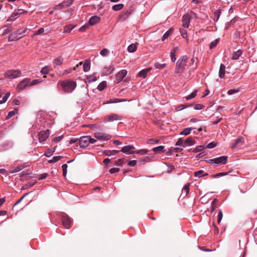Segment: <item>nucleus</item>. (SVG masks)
Wrapping results in <instances>:
<instances>
[{
	"label": "nucleus",
	"mask_w": 257,
	"mask_h": 257,
	"mask_svg": "<svg viewBox=\"0 0 257 257\" xmlns=\"http://www.w3.org/2000/svg\"><path fill=\"white\" fill-rule=\"evenodd\" d=\"M188 60L187 55L181 56L177 61L175 68V73L177 74L182 73L185 69V66Z\"/></svg>",
	"instance_id": "nucleus-1"
},
{
	"label": "nucleus",
	"mask_w": 257,
	"mask_h": 257,
	"mask_svg": "<svg viewBox=\"0 0 257 257\" xmlns=\"http://www.w3.org/2000/svg\"><path fill=\"white\" fill-rule=\"evenodd\" d=\"M59 84L64 91L67 92H72L76 87V83L71 80L62 81L60 82Z\"/></svg>",
	"instance_id": "nucleus-2"
},
{
	"label": "nucleus",
	"mask_w": 257,
	"mask_h": 257,
	"mask_svg": "<svg viewBox=\"0 0 257 257\" xmlns=\"http://www.w3.org/2000/svg\"><path fill=\"white\" fill-rule=\"evenodd\" d=\"M228 157L222 156L213 159L206 160V162L213 166H216L219 164L225 165L227 162Z\"/></svg>",
	"instance_id": "nucleus-3"
},
{
	"label": "nucleus",
	"mask_w": 257,
	"mask_h": 257,
	"mask_svg": "<svg viewBox=\"0 0 257 257\" xmlns=\"http://www.w3.org/2000/svg\"><path fill=\"white\" fill-rule=\"evenodd\" d=\"M21 74V71L20 70H8L5 72L4 75L10 79L19 77Z\"/></svg>",
	"instance_id": "nucleus-4"
},
{
	"label": "nucleus",
	"mask_w": 257,
	"mask_h": 257,
	"mask_svg": "<svg viewBox=\"0 0 257 257\" xmlns=\"http://www.w3.org/2000/svg\"><path fill=\"white\" fill-rule=\"evenodd\" d=\"M74 2L73 0L64 1L62 3L56 5L53 9L55 10H61L71 6Z\"/></svg>",
	"instance_id": "nucleus-5"
},
{
	"label": "nucleus",
	"mask_w": 257,
	"mask_h": 257,
	"mask_svg": "<svg viewBox=\"0 0 257 257\" xmlns=\"http://www.w3.org/2000/svg\"><path fill=\"white\" fill-rule=\"evenodd\" d=\"M61 214L63 225L65 228L69 229L71 224V220L70 217L64 213H61Z\"/></svg>",
	"instance_id": "nucleus-6"
},
{
	"label": "nucleus",
	"mask_w": 257,
	"mask_h": 257,
	"mask_svg": "<svg viewBox=\"0 0 257 257\" xmlns=\"http://www.w3.org/2000/svg\"><path fill=\"white\" fill-rule=\"evenodd\" d=\"M31 79L30 78H26L20 82L17 86V89L18 91H22L24 90L27 86L30 85Z\"/></svg>",
	"instance_id": "nucleus-7"
},
{
	"label": "nucleus",
	"mask_w": 257,
	"mask_h": 257,
	"mask_svg": "<svg viewBox=\"0 0 257 257\" xmlns=\"http://www.w3.org/2000/svg\"><path fill=\"white\" fill-rule=\"evenodd\" d=\"M134 149L135 147L134 146L127 145L123 147L120 151L126 155H132L136 153V152L134 151Z\"/></svg>",
	"instance_id": "nucleus-8"
},
{
	"label": "nucleus",
	"mask_w": 257,
	"mask_h": 257,
	"mask_svg": "<svg viewBox=\"0 0 257 257\" xmlns=\"http://www.w3.org/2000/svg\"><path fill=\"white\" fill-rule=\"evenodd\" d=\"M49 136V130L42 131L39 132L38 139L41 143L45 142Z\"/></svg>",
	"instance_id": "nucleus-9"
},
{
	"label": "nucleus",
	"mask_w": 257,
	"mask_h": 257,
	"mask_svg": "<svg viewBox=\"0 0 257 257\" xmlns=\"http://www.w3.org/2000/svg\"><path fill=\"white\" fill-rule=\"evenodd\" d=\"M87 136H82L79 139V146L82 149L86 148L89 145Z\"/></svg>",
	"instance_id": "nucleus-10"
},
{
	"label": "nucleus",
	"mask_w": 257,
	"mask_h": 257,
	"mask_svg": "<svg viewBox=\"0 0 257 257\" xmlns=\"http://www.w3.org/2000/svg\"><path fill=\"white\" fill-rule=\"evenodd\" d=\"M94 137L99 140L107 141L110 138V136L102 132H96Z\"/></svg>",
	"instance_id": "nucleus-11"
},
{
	"label": "nucleus",
	"mask_w": 257,
	"mask_h": 257,
	"mask_svg": "<svg viewBox=\"0 0 257 257\" xmlns=\"http://www.w3.org/2000/svg\"><path fill=\"white\" fill-rule=\"evenodd\" d=\"M121 117H119L118 115L114 113H111L109 114L105 119V122H111L114 120H121Z\"/></svg>",
	"instance_id": "nucleus-12"
},
{
	"label": "nucleus",
	"mask_w": 257,
	"mask_h": 257,
	"mask_svg": "<svg viewBox=\"0 0 257 257\" xmlns=\"http://www.w3.org/2000/svg\"><path fill=\"white\" fill-rule=\"evenodd\" d=\"M127 71L124 69L121 70L116 75V77L117 79V83L121 82L123 79L126 76L127 74Z\"/></svg>",
	"instance_id": "nucleus-13"
},
{
	"label": "nucleus",
	"mask_w": 257,
	"mask_h": 257,
	"mask_svg": "<svg viewBox=\"0 0 257 257\" xmlns=\"http://www.w3.org/2000/svg\"><path fill=\"white\" fill-rule=\"evenodd\" d=\"M17 35H22V33H19L17 31L13 32L9 36V38H8V42H13V41H17L23 37V36L18 37V36H17Z\"/></svg>",
	"instance_id": "nucleus-14"
},
{
	"label": "nucleus",
	"mask_w": 257,
	"mask_h": 257,
	"mask_svg": "<svg viewBox=\"0 0 257 257\" xmlns=\"http://www.w3.org/2000/svg\"><path fill=\"white\" fill-rule=\"evenodd\" d=\"M190 21V16L189 14H185L182 18V25L184 28H188Z\"/></svg>",
	"instance_id": "nucleus-15"
},
{
	"label": "nucleus",
	"mask_w": 257,
	"mask_h": 257,
	"mask_svg": "<svg viewBox=\"0 0 257 257\" xmlns=\"http://www.w3.org/2000/svg\"><path fill=\"white\" fill-rule=\"evenodd\" d=\"M100 21V18L97 16H93L90 18L89 20V24L93 26L98 23Z\"/></svg>",
	"instance_id": "nucleus-16"
},
{
	"label": "nucleus",
	"mask_w": 257,
	"mask_h": 257,
	"mask_svg": "<svg viewBox=\"0 0 257 257\" xmlns=\"http://www.w3.org/2000/svg\"><path fill=\"white\" fill-rule=\"evenodd\" d=\"M25 167V166L24 165H18L16 167H13L11 170H10L9 172L11 174H14L22 170Z\"/></svg>",
	"instance_id": "nucleus-17"
},
{
	"label": "nucleus",
	"mask_w": 257,
	"mask_h": 257,
	"mask_svg": "<svg viewBox=\"0 0 257 257\" xmlns=\"http://www.w3.org/2000/svg\"><path fill=\"white\" fill-rule=\"evenodd\" d=\"M190 183L186 184L184 185L182 189V192L180 195V197H183V198L185 197L189 192V185Z\"/></svg>",
	"instance_id": "nucleus-18"
},
{
	"label": "nucleus",
	"mask_w": 257,
	"mask_h": 257,
	"mask_svg": "<svg viewBox=\"0 0 257 257\" xmlns=\"http://www.w3.org/2000/svg\"><path fill=\"white\" fill-rule=\"evenodd\" d=\"M127 101V99H119L117 98H113L109 99L107 100L105 104H110V103H116L118 102H125Z\"/></svg>",
	"instance_id": "nucleus-19"
},
{
	"label": "nucleus",
	"mask_w": 257,
	"mask_h": 257,
	"mask_svg": "<svg viewBox=\"0 0 257 257\" xmlns=\"http://www.w3.org/2000/svg\"><path fill=\"white\" fill-rule=\"evenodd\" d=\"M90 60L89 59H86L83 63V71L85 72H88L90 69Z\"/></svg>",
	"instance_id": "nucleus-20"
},
{
	"label": "nucleus",
	"mask_w": 257,
	"mask_h": 257,
	"mask_svg": "<svg viewBox=\"0 0 257 257\" xmlns=\"http://www.w3.org/2000/svg\"><path fill=\"white\" fill-rule=\"evenodd\" d=\"M225 73V66L223 64H221L219 70V77L220 78H223Z\"/></svg>",
	"instance_id": "nucleus-21"
},
{
	"label": "nucleus",
	"mask_w": 257,
	"mask_h": 257,
	"mask_svg": "<svg viewBox=\"0 0 257 257\" xmlns=\"http://www.w3.org/2000/svg\"><path fill=\"white\" fill-rule=\"evenodd\" d=\"M195 144V141L191 137H188L184 141L185 147L186 146H192Z\"/></svg>",
	"instance_id": "nucleus-22"
},
{
	"label": "nucleus",
	"mask_w": 257,
	"mask_h": 257,
	"mask_svg": "<svg viewBox=\"0 0 257 257\" xmlns=\"http://www.w3.org/2000/svg\"><path fill=\"white\" fill-rule=\"evenodd\" d=\"M150 68H146V69H144L142 70H141L138 75L140 77H142L143 78H145L147 77V73L149 71H150Z\"/></svg>",
	"instance_id": "nucleus-23"
},
{
	"label": "nucleus",
	"mask_w": 257,
	"mask_h": 257,
	"mask_svg": "<svg viewBox=\"0 0 257 257\" xmlns=\"http://www.w3.org/2000/svg\"><path fill=\"white\" fill-rule=\"evenodd\" d=\"M164 148H165L164 146H159L153 148L152 149V150L155 154H159L161 152H165L166 150Z\"/></svg>",
	"instance_id": "nucleus-24"
},
{
	"label": "nucleus",
	"mask_w": 257,
	"mask_h": 257,
	"mask_svg": "<svg viewBox=\"0 0 257 257\" xmlns=\"http://www.w3.org/2000/svg\"><path fill=\"white\" fill-rule=\"evenodd\" d=\"M20 15V14H19L18 12H15L13 13L10 17L8 18L7 20V22H11L14 21L16 19H17L19 16Z\"/></svg>",
	"instance_id": "nucleus-25"
},
{
	"label": "nucleus",
	"mask_w": 257,
	"mask_h": 257,
	"mask_svg": "<svg viewBox=\"0 0 257 257\" xmlns=\"http://www.w3.org/2000/svg\"><path fill=\"white\" fill-rule=\"evenodd\" d=\"M242 53V51L241 50H238L235 52H234L232 54V59L237 60L241 55Z\"/></svg>",
	"instance_id": "nucleus-26"
},
{
	"label": "nucleus",
	"mask_w": 257,
	"mask_h": 257,
	"mask_svg": "<svg viewBox=\"0 0 257 257\" xmlns=\"http://www.w3.org/2000/svg\"><path fill=\"white\" fill-rule=\"evenodd\" d=\"M196 128H192V127H186L180 133V135L186 136L189 135L191 133V131L193 129H196Z\"/></svg>",
	"instance_id": "nucleus-27"
},
{
	"label": "nucleus",
	"mask_w": 257,
	"mask_h": 257,
	"mask_svg": "<svg viewBox=\"0 0 257 257\" xmlns=\"http://www.w3.org/2000/svg\"><path fill=\"white\" fill-rule=\"evenodd\" d=\"M204 172L203 170H200L195 172L194 175L195 177H200L201 176H206L208 175V173H204Z\"/></svg>",
	"instance_id": "nucleus-28"
},
{
	"label": "nucleus",
	"mask_w": 257,
	"mask_h": 257,
	"mask_svg": "<svg viewBox=\"0 0 257 257\" xmlns=\"http://www.w3.org/2000/svg\"><path fill=\"white\" fill-rule=\"evenodd\" d=\"M119 152V151L118 150H112V151H108L106 150L104 152L105 155L107 156H114L117 154Z\"/></svg>",
	"instance_id": "nucleus-29"
},
{
	"label": "nucleus",
	"mask_w": 257,
	"mask_h": 257,
	"mask_svg": "<svg viewBox=\"0 0 257 257\" xmlns=\"http://www.w3.org/2000/svg\"><path fill=\"white\" fill-rule=\"evenodd\" d=\"M242 142H243V139L242 137L237 138L235 140L234 144L232 145V148H234L237 146H240Z\"/></svg>",
	"instance_id": "nucleus-30"
},
{
	"label": "nucleus",
	"mask_w": 257,
	"mask_h": 257,
	"mask_svg": "<svg viewBox=\"0 0 257 257\" xmlns=\"http://www.w3.org/2000/svg\"><path fill=\"white\" fill-rule=\"evenodd\" d=\"M56 150L55 147L48 149L44 153V155L47 157L51 156Z\"/></svg>",
	"instance_id": "nucleus-31"
},
{
	"label": "nucleus",
	"mask_w": 257,
	"mask_h": 257,
	"mask_svg": "<svg viewBox=\"0 0 257 257\" xmlns=\"http://www.w3.org/2000/svg\"><path fill=\"white\" fill-rule=\"evenodd\" d=\"M172 34V31L171 29L168 30L166 31L165 34L163 35L162 37V40L163 41H165L170 36H171Z\"/></svg>",
	"instance_id": "nucleus-32"
},
{
	"label": "nucleus",
	"mask_w": 257,
	"mask_h": 257,
	"mask_svg": "<svg viewBox=\"0 0 257 257\" xmlns=\"http://www.w3.org/2000/svg\"><path fill=\"white\" fill-rule=\"evenodd\" d=\"M137 46L136 44H131L127 47V51L130 53H134L137 50Z\"/></svg>",
	"instance_id": "nucleus-33"
},
{
	"label": "nucleus",
	"mask_w": 257,
	"mask_h": 257,
	"mask_svg": "<svg viewBox=\"0 0 257 257\" xmlns=\"http://www.w3.org/2000/svg\"><path fill=\"white\" fill-rule=\"evenodd\" d=\"M124 7V5L122 4H119L114 5L112 6V9L114 11H118L121 10Z\"/></svg>",
	"instance_id": "nucleus-34"
},
{
	"label": "nucleus",
	"mask_w": 257,
	"mask_h": 257,
	"mask_svg": "<svg viewBox=\"0 0 257 257\" xmlns=\"http://www.w3.org/2000/svg\"><path fill=\"white\" fill-rule=\"evenodd\" d=\"M206 149V147L204 145H200L196 147L193 150V152L194 153H197L198 152H201L204 149Z\"/></svg>",
	"instance_id": "nucleus-35"
},
{
	"label": "nucleus",
	"mask_w": 257,
	"mask_h": 257,
	"mask_svg": "<svg viewBox=\"0 0 257 257\" xmlns=\"http://www.w3.org/2000/svg\"><path fill=\"white\" fill-rule=\"evenodd\" d=\"M10 26H11L9 25H6L4 26V27L6 29H5L3 34H2L3 36H5L11 32L12 29L10 28Z\"/></svg>",
	"instance_id": "nucleus-36"
},
{
	"label": "nucleus",
	"mask_w": 257,
	"mask_h": 257,
	"mask_svg": "<svg viewBox=\"0 0 257 257\" xmlns=\"http://www.w3.org/2000/svg\"><path fill=\"white\" fill-rule=\"evenodd\" d=\"M106 82L103 81L98 84L97 89L99 91H102L106 87Z\"/></svg>",
	"instance_id": "nucleus-37"
},
{
	"label": "nucleus",
	"mask_w": 257,
	"mask_h": 257,
	"mask_svg": "<svg viewBox=\"0 0 257 257\" xmlns=\"http://www.w3.org/2000/svg\"><path fill=\"white\" fill-rule=\"evenodd\" d=\"M197 90H194L192 92H191L190 94L188 95L185 96V99L187 100H189L191 99L192 98H194L197 95Z\"/></svg>",
	"instance_id": "nucleus-38"
},
{
	"label": "nucleus",
	"mask_w": 257,
	"mask_h": 257,
	"mask_svg": "<svg viewBox=\"0 0 257 257\" xmlns=\"http://www.w3.org/2000/svg\"><path fill=\"white\" fill-rule=\"evenodd\" d=\"M63 59L61 57H58L54 60L53 64L55 66H59L62 64Z\"/></svg>",
	"instance_id": "nucleus-39"
},
{
	"label": "nucleus",
	"mask_w": 257,
	"mask_h": 257,
	"mask_svg": "<svg viewBox=\"0 0 257 257\" xmlns=\"http://www.w3.org/2000/svg\"><path fill=\"white\" fill-rule=\"evenodd\" d=\"M97 80V78L94 75H90L87 76L86 78V82H95Z\"/></svg>",
	"instance_id": "nucleus-40"
},
{
	"label": "nucleus",
	"mask_w": 257,
	"mask_h": 257,
	"mask_svg": "<svg viewBox=\"0 0 257 257\" xmlns=\"http://www.w3.org/2000/svg\"><path fill=\"white\" fill-rule=\"evenodd\" d=\"M10 92H7L2 98V99L0 100V104H2L6 102L10 96Z\"/></svg>",
	"instance_id": "nucleus-41"
},
{
	"label": "nucleus",
	"mask_w": 257,
	"mask_h": 257,
	"mask_svg": "<svg viewBox=\"0 0 257 257\" xmlns=\"http://www.w3.org/2000/svg\"><path fill=\"white\" fill-rule=\"evenodd\" d=\"M221 11H222L221 10L219 9L214 12V16L215 18H216V19L214 20V21L217 22L219 20Z\"/></svg>",
	"instance_id": "nucleus-42"
},
{
	"label": "nucleus",
	"mask_w": 257,
	"mask_h": 257,
	"mask_svg": "<svg viewBox=\"0 0 257 257\" xmlns=\"http://www.w3.org/2000/svg\"><path fill=\"white\" fill-rule=\"evenodd\" d=\"M61 158H62V156H54L52 159L49 160L48 162L50 164L55 163L57 161H59Z\"/></svg>",
	"instance_id": "nucleus-43"
},
{
	"label": "nucleus",
	"mask_w": 257,
	"mask_h": 257,
	"mask_svg": "<svg viewBox=\"0 0 257 257\" xmlns=\"http://www.w3.org/2000/svg\"><path fill=\"white\" fill-rule=\"evenodd\" d=\"M166 65V64L165 63L160 64L159 62H155L154 63V67H155V68L159 69H163L165 67Z\"/></svg>",
	"instance_id": "nucleus-44"
},
{
	"label": "nucleus",
	"mask_w": 257,
	"mask_h": 257,
	"mask_svg": "<svg viewBox=\"0 0 257 257\" xmlns=\"http://www.w3.org/2000/svg\"><path fill=\"white\" fill-rule=\"evenodd\" d=\"M228 174H229V172H221V173L213 174L211 176L213 178H218V177L226 176V175H228Z\"/></svg>",
	"instance_id": "nucleus-45"
},
{
	"label": "nucleus",
	"mask_w": 257,
	"mask_h": 257,
	"mask_svg": "<svg viewBox=\"0 0 257 257\" xmlns=\"http://www.w3.org/2000/svg\"><path fill=\"white\" fill-rule=\"evenodd\" d=\"M218 39H216L215 40L212 41L209 44V48L210 49H212L215 48L217 44H218Z\"/></svg>",
	"instance_id": "nucleus-46"
},
{
	"label": "nucleus",
	"mask_w": 257,
	"mask_h": 257,
	"mask_svg": "<svg viewBox=\"0 0 257 257\" xmlns=\"http://www.w3.org/2000/svg\"><path fill=\"white\" fill-rule=\"evenodd\" d=\"M236 20L235 18L231 19L227 24H226L225 29L226 30L228 29L232 24H234L236 22Z\"/></svg>",
	"instance_id": "nucleus-47"
},
{
	"label": "nucleus",
	"mask_w": 257,
	"mask_h": 257,
	"mask_svg": "<svg viewBox=\"0 0 257 257\" xmlns=\"http://www.w3.org/2000/svg\"><path fill=\"white\" fill-rule=\"evenodd\" d=\"M49 71V67L48 66H45L43 67L41 70V73L43 74H48Z\"/></svg>",
	"instance_id": "nucleus-48"
},
{
	"label": "nucleus",
	"mask_w": 257,
	"mask_h": 257,
	"mask_svg": "<svg viewBox=\"0 0 257 257\" xmlns=\"http://www.w3.org/2000/svg\"><path fill=\"white\" fill-rule=\"evenodd\" d=\"M74 28V27L71 25L67 26L64 28V32L70 33Z\"/></svg>",
	"instance_id": "nucleus-49"
},
{
	"label": "nucleus",
	"mask_w": 257,
	"mask_h": 257,
	"mask_svg": "<svg viewBox=\"0 0 257 257\" xmlns=\"http://www.w3.org/2000/svg\"><path fill=\"white\" fill-rule=\"evenodd\" d=\"M123 161L124 159L123 158L119 159L117 161H115L114 165L116 166H122Z\"/></svg>",
	"instance_id": "nucleus-50"
},
{
	"label": "nucleus",
	"mask_w": 257,
	"mask_h": 257,
	"mask_svg": "<svg viewBox=\"0 0 257 257\" xmlns=\"http://www.w3.org/2000/svg\"><path fill=\"white\" fill-rule=\"evenodd\" d=\"M109 52L106 48L102 49L100 52V54L102 56H107Z\"/></svg>",
	"instance_id": "nucleus-51"
},
{
	"label": "nucleus",
	"mask_w": 257,
	"mask_h": 257,
	"mask_svg": "<svg viewBox=\"0 0 257 257\" xmlns=\"http://www.w3.org/2000/svg\"><path fill=\"white\" fill-rule=\"evenodd\" d=\"M62 170H63V176L65 177L67 175V169L68 168V165L67 164H64L62 166Z\"/></svg>",
	"instance_id": "nucleus-52"
},
{
	"label": "nucleus",
	"mask_w": 257,
	"mask_h": 257,
	"mask_svg": "<svg viewBox=\"0 0 257 257\" xmlns=\"http://www.w3.org/2000/svg\"><path fill=\"white\" fill-rule=\"evenodd\" d=\"M175 146L185 147L184 143H183V141L181 138H179L176 142Z\"/></svg>",
	"instance_id": "nucleus-53"
},
{
	"label": "nucleus",
	"mask_w": 257,
	"mask_h": 257,
	"mask_svg": "<svg viewBox=\"0 0 257 257\" xmlns=\"http://www.w3.org/2000/svg\"><path fill=\"white\" fill-rule=\"evenodd\" d=\"M42 81V80H41L40 79H34V80H32L31 82L30 81V85L34 86V85L39 84V83L41 82Z\"/></svg>",
	"instance_id": "nucleus-54"
},
{
	"label": "nucleus",
	"mask_w": 257,
	"mask_h": 257,
	"mask_svg": "<svg viewBox=\"0 0 257 257\" xmlns=\"http://www.w3.org/2000/svg\"><path fill=\"white\" fill-rule=\"evenodd\" d=\"M218 223H219L220 221H221L223 217V214L222 210L221 209H219L218 212Z\"/></svg>",
	"instance_id": "nucleus-55"
},
{
	"label": "nucleus",
	"mask_w": 257,
	"mask_h": 257,
	"mask_svg": "<svg viewBox=\"0 0 257 257\" xmlns=\"http://www.w3.org/2000/svg\"><path fill=\"white\" fill-rule=\"evenodd\" d=\"M206 155V153L205 152H202L199 153V154L195 156L194 160H196V161H198L201 157L204 156Z\"/></svg>",
	"instance_id": "nucleus-56"
},
{
	"label": "nucleus",
	"mask_w": 257,
	"mask_h": 257,
	"mask_svg": "<svg viewBox=\"0 0 257 257\" xmlns=\"http://www.w3.org/2000/svg\"><path fill=\"white\" fill-rule=\"evenodd\" d=\"M30 192H28V193H25L24 194V195L19 199L15 203V204L13 206H16L18 204H19L23 200V199L26 197L29 194H30Z\"/></svg>",
	"instance_id": "nucleus-57"
},
{
	"label": "nucleus",
	"mask_w": 257,
	"mask_h": 257,
	"mask_svg": "<svg viewBox=\"0 0 257 257\" xmlns=\"http://www.w3.org/2000/svg\"><path fill=\"white\" fill-rule=\"evenodd\" d=\"M238 91L239 90L238 89H229L228 90L227 93V94L230 95L234 94L236 92H238Z\"/></svg>",
	"instance_id": "nucleus-58"
},
{
	"label": "nucleus",
	"mask_w": 257,
	"mask_h": 257,
	"mask_svg": "<svg viewBox=\"0 0 257 257\" xmlns=\"http://www.w3.org/2000/svg\"><path fill=\"white\" fill-rule=\"evenodd\" d=\"M216 146V145L215 143H214L213 142H210L206 146H205L206 148L208 149H213L215 148Z\"/></svg>",
	"instance_id": "nucleus-59"
},
{
	"label": "nucleus",
	"mask_w": 257,
	"mask_h": 257,
	"mask_svg": "<svg viewBox=\"0 0 257 257\" xmlns=\"http://www.w3.org/2000/svg\"><path fill=\"white\" fill-rule=\"evenodd\" d=\"M63 138V136L62 135V136H59V137H55L53 139V143H56L58 142H59L61 140H62Z\"/></svg>",
	"instance_id": "nucleus-60"
},
{
	"label": "nucleus",
	"mask_w": 257,
	"mask_h": 257,
	"mask_svg": "<svg viewBox=\"0 0 257 257\" xmlns=\"http://www.w3.org/2000/svg\"><path fill=\"white\" fill-rule=\"evenodd\" d=\"M148 151L147 149H142L139 151H138L136 153L139 155H144L148 153Z\"/></svg>",
	"instance_id": "nucleus-61"
},
{
	"label": "nucleus",
	"mask_w": 257,
	"mask_h": 257,
	"mask_svg": "<svg viewBox=\"0 0 257 257\" xmlns=\"http://www.w3.org/2000/svg\"><path fill=\"white\" fill-rule=\"evenodd\" d=\"M48 176V174L46 173L42 174L40 175L38 180L40 181L45 179Z\"/></svg>",
	"instance_id": "nucleus-62"
},
{
	"label": "nucleus",
	"mask_w": 257,
	"mask_h": 257,
	"mask_svg": "<svg viewBox=\"0 0 257 257\" xmlns=\"http://www.w3.org/2000/svg\"><path fill=\"white\" fill-rule=\"evenodd\" d=\"M204 108V105L201 104H196L194 106V109L195 110H200Z\"/></svg>",
	"instance_id": "nucleus-63"
},
{
	"label": "nucleus",
	"mask_w": 257,
	"mask_h": 257,
	"mask_svg": "<svg viewBox=\"0 0 257 257\" xmlns=\"http://www.w3.org/2000/svg\"><path fill=\"white\" fill-rule=\"evenodd\" d=\"M252 235L254 238V241L256 244H257V228L253 231Z\"/></svg>",
	"instance_id": "nucleus-64"
}]
</instances>
